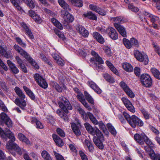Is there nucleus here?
I'll return each instance as SVG.
<instances>
[{
	"mask_svg": "<svg viewBox=\"0 0 160 160\" xmlns=\"http://www.w3.org/2000/svg\"><path fill=\"white\" fill-rule=\"evenodd\" d=\"M61 100L58 102L59 107L61 109H58L56 111V113L65 121H67L68 119L67 115L65 114L69 113L68 110H71L72 107L68 100L65 97L61 96L60 97Z\"/></svg>",
	"mask_w": 160,
	"mask_h": 160,
	"instance_id": "1",
	"label": "nucleus"
},
{
	"mask_svg": "<svg viewBox=\"0 0 160 160\" xmlns=\"http://www.w3.org/2000/svg\"><path fill=\"white\" fill-rule=\"evenodd\" d=\"M91 54L93 57L90 59V62L94 64L96 66V68H98L101 70L103 69V66L100 65L104 63L102 58L94 51H92Z\"/></svg>",
	"mask_w": 160,
	"mask_h": 160,
	"instance_id": "2",
	"label": "nucleus"
},
{
	"mask_svg": "<svg viewBox=\"0 0 160 160\" xmlns=\"http://www.w3.org/2000/svg\"><path fill=\"white\" fill-rule=\"evenodd\" d=\"M84 126L88 133L93 136L96 135L99 137L102 138L101 135V132L97 127L93 128L88 123L86 122L84 124Z\"/></svg>",
	"mask_w": 160,
	"mask_h": 160,
	"instance_id": "3",
	"label": "nucleus"
},
{
	"mask_svg": "<svg viewBox=\"0 0 160 160\" xmlns=\"http://www.w3.org/2000/svg\"><path fill=\"white\" fill-rule=\"evenodd\" d=\"M6 132H4L3 129L0 127V136L5 140L9 139L6 145V148L8 152H10V131L9 128H6Z\"/></svg>",
	"mask_w": 160,
	"mask_h": 160,
	"instance_id": "4",
	"label": "nucleus"
},
{
	"mask_svg": "<svg viewBox=\"0 0 160 160\" xmlns=\"http://www.w3.org/2000/svg\"><path fill=\"white\" fill-rule=\"evenodd\" d=\"M128 122L131 127L133 128H136L137 126L141 127L144 124L143 121L135 115H133L131 116V118Z\"/></svg>",
	"mask_w": 160,
	"mask_h": 160,
	"instance_id": "5",
	"label": "nucleus"
},
{
	"mask_svg": "<svg viewBox=\"0 0 160 160\" xmlns=\"http://www.w3.org/2000/svg\"><path fill=\"white\" fill-rule=\"evenodd\" d=\"M27 4L30 8H33L35 7V5L32 0H22ZM21 0H11L12 4L16 7L17 9L20 12L23 11L22 8L19 5L18 2H20Z\"/></svg>",
	"mask_w": 160,
	"mask_h": 160,
	"instance_id": "6",
	"label": "nucleus"
},
{
	"mask_svg": "<svg viewBox=\"0 0 160 160\" xmlns=\"http://www.w3.org/2000/svg\"><path fill=\"white\" fill-rule=\"evenodd\" d=\"M134 56L136 59L140 62H143L144 64L147 65L148 62V56L145 54H142L138 50H135L134 52Z\"/></svg>",
	"mask_w": 160,
	"mask_h": 160,
	"instance_id": "7",
	"label": "nucleus"
},
{
	"mask_svg": "<svg viewBox=\"0 0 160 160\" xmlns=\"http://www.w3.org/2000/svg\"><path fill=\"white\" fill-rule=\"evenodd\" d=\"M140 80L142 85L145 87H150L152 84V80L148 74H142L141 76Z\"/></svg>",
	"mask_w": 160,
	"mask_h": 160,
	"instance_id": "8",
	"label": "nucleus"
},
{
	"mask_svg": "<svg viewBox=\"0 0 160 160\" xmlns=\"http://www.w3.org/2000/svg\"><path fill=\"white\" fill-rule=\"evenodd\" d=\"M33 77L35 81L38 83L39 86L44 89L47 88L48 84L46 80L39 74L38 73L35 74Z\"/></svg>",
	"mask_w": 160,
	"mask_h": 160,
	"instance_id": "9",
	"label": "nucleus"
},
{
	"mask_svg": "<svg viewBox=\"0 0 160 160\" xmlns=\"http://www.w3.org/2000/svg\"><path fill=\"white\" fill-rule=\"evenodd\" d=\"M25 150L20 148L19 146L14 142H11V154L15 156L17 152L20 155H21Z\"/></svg>",
	"mask_w": 160,
	"mask_h": 160,
	"instance_id": "10",
	"label": "nucleus"
},
{
	"mask_svg": "<svg viewBox=\"0 0 160 160\" xmlns=\"http://www.w3.org/2000/svg\"><path fill=\"white\" fill-rule=\"evenodd\" d=\"M9 118L5 112H2L0 114V125H3L5 124L9 128L10 126Z\"/></svg>",
	"mask_w": 160,
	"mask_h": 160,
	"instance_id": "11",
	"label": "nucleus"
},
{
	"mask_svg": "<svg viewBox=\"0 0 160 160\" xmlns=\"http://www.w3.org/2000/svg\"><path fill=\"white\" fill-rule=\"evenodd\" d=\"M145 149L152 160H160L159 154L155 153L153 150L146 147H145Z\"/></svg>",
	"mask_w": 160,
	"mask_h": 160,
	"instance_id": "12",
	"label": "nucleus"
},
{
	"mask_svg": "<svg viewBox=\"0 0 160 160\" xmlns=\"http://www.w3.org/2000/svg\"><path fill=\"white\" fill-rule=\"evenodd\" d=\"M101 135H102V138L98 136H94L93 138V141L95 144L100 149H102L103 148L104 146L102 142L103 140L104 137L103 134L101 132Z\"/></svg>",
	"mask_w": 160,
	"mask_h": 160,
	"instance_id": "13",
	"label": "nucleus"
},
{
	"mask_svg": "<svg viewBox=\"0 0 160 160\" xmlns=\"http://www.w3.org/2000/svg\"><path fill=\"white\" fill-rule=\"evenodd\" d=\"M121 100L126 108L128 110L132 113L135 112V108L132 105L131 102L128 98L123 97L122 98Z\"/></svg>",
	"mask_w": 160,
	"mask_h": 160,
	"instance_id": "14",
	"label": "nucleus"
},
{
	"mask_svg": "<svg viewBox=\"0 0 160 160\" xmlns=\"http://www.w3.org/2000/svg\"><path fill=\"white\" fill-rule=\"evenodd\" d=\"M15 50L19 53L23 57L25 58L27 60L30 57L29 54L25 50L22 49V48L17 45H15L13 46Z\"/></svg>",
	"mask_w": 160,
	"mask_h": 160,
	"instance_id": "15",
	"label": "nucleus"
},
{
	"mask_svg": "<svg viewBox=\"0 0 160 160\" xmlns=\"http://www.w3.org/2000/svg\"><path fill=\"white\" fill-rule=\"evenodd\" d=\"M68 12L65 10L61 11V15L64 18L65 21L67 23L72 22L73 20V16L70 14Z\"/></svg>",
	"mask_w": 160,
	"mask_h": 160,
	"instance_id": "16",
	"label": "nucleus"
},
{
	"mask_svg": "<svg viewBox=\"0 0 160 160\" xmlns=\"http://www.w3.org/2000/svg\"><path fill=\"white\" fill-rule=\"evenodd\" d=\"M107 31L109 36L112 39L116 40L118 39V34L113 28L108 27V28Z\"/></svg>",
	"mask_w": 160,
	"mask_h": 160,
	"instance_id": "17",
	"label": "nucleus"
},
{
	"mask_svg": "<svg viewBox=\"0 0 160 160\" xmlns=\"http://www.w3.org/2000/svg\"><path fill=\"white\" fill-rule=\"evenodd\" d=\"M87 84L97 94H100L102 92V90L93 81L89 80L87 82Z\"/></svg>",
	"mask_w": 160,
	"mask_h": 160,
	"instance_id": "18",
	"label": "nucleus"
},
{
	"mask_svg": "<svg viewBox=\"0 0 160 160\" xmlns=\"http://www.w3.org/2000/svg\"><path fill=\"white\" fill-rule=\"evenodd\" d=\"M114 26L122 36L124 37L127 36L126 30L123 27L117 23H114Z\"/></svg>",
	"mask_w": 160,
	"mask_h": 160,
	"instance_id": "19",
	"label": "nucleus"
},
{
	"mask_svg": "<svg viewBox=\"0 0 160 160\" xmlns=\"http://www.w3.org/2000/svg\"><path fill=\"white\" fill-rule=\"evenodd\" d=\"M89 8L91 10L95 11L100 15L104 16L106 14V12L105 10L95 5L90 4L89 6Z\"/></svg>",
	"mask_w": 160,
	"mask_h": 160,
	"instance_id": "20",
	"label": "nucleus"
},
{
	"mask_svg": "<svg viewBox=\"0 0 160 160\" xmlns=\"http://www.w3.org/2000/svg\"><path fill=\"white\" fill-rule=\"evenodd\" d=\"M14 102L22 110L25 109V107L27 105L26 102L24 99L17 98L15 99Z\"/></svg>",
	"mask_w": 160,
	"mask_h": 160,
	"instance_id": "21",
	"label": "nucleus"
},
{
	"mask_svg": "<svg viewBox=\"0 0 160 160\" xmlns=\"http://www.w3.org/2000/svg\"><path fill=\"white\" fill-rule=\"evenodd\" d=\"M92 35L93 38L100 43L103 44L104 42L105 41L104 38L98 32H93Z\"/></svg>",
	"mask_w": 160,
	"mask_h": 160,
	"instance_id": "22",
	"label": "nucleus"
},
{
	"mask_svg": "<svg viewBox=\"0 0 160 160\" xmlns=\"http://www.w3.org/2000/svg\"><path fill=\"white\" fill-rule=\"evenodd\" d=\"M60 6L66 11L70 12L71 9L69 5L64 0H58Z\"/></svg>",
	"mask_w": 160,
	"mask_h": 160,
	"instance_id": "23",
	"label": "nucleus"
},
{
	"mask_svg": "<svg viewBox=\"0 0 160 160\" xmlns=\"http://www.w3.org/2000/svg\"><path fill=\"white\" fill-rule=\"evenodd\" d=\"M53 139L56 144L59 147H61L63 146V142L62 140L57 135L55 134L52 135Z\"/></svg>",
	"mask_w": 160,
	"mask_h": 160,
	"instance_id": "24",
	"label": "nucleus"
},
{
	"mask_svg": "<svg viewBox=\"0 0 160 160\" xmlns=\"http://www.w3.org/2000/svg\"><path fill=\"white\" fill-rule=\"evenodd\" d=\"M77 29L78 31L80 33L83 37H88V31L82 26H78L77 28Z\"/></svg>",
	"mask_w": 160,
	"mask_h": 160,
	"instance_id": "25",
	"label": "nucleus"
},
{
	"mask_svg": "<svg viewBox=\"0 0 160 160\" xmlns=\"http://www.w3.org/2000/svg\"><path fill=\"white\" fill-rule=\"evenodd\" d=\"M144 135L136 133L134 135V139L139 144L143 145L144 144L143 140Z\"/></svg>",
	"mask_w": 160,
	"mask_h": 160,
	"instance_id": "26",
	"label": "nucleus"
},
{
	"mask_svg": "<svg viewBox=\"0 0 160 160\" xmlns=\"http://www.w3.org/2000/svg\"><path fill=\"white\" fill-rule=\"evenodd\" d=\"M22 27L26 32V33L28 36L29 38L31 39H32L34 38V37L32 34L31 31L30 30L29 28L28 27L27 25L24 23L22 22L21 24Z\"/></svg>",
	"mask_w": 160,
	"mask_h": 160,
	"instance_id": "27",
	"label": "nucleus"
},
{
	"mask_svg": "<svg viewBox=\"0 0 160 160\" xmlns=\"http://www.w3.org/2000/svg\"><path fill=\"white\" fill-rule=\"evenodd\" d=\"M110 20L112 21L116 22L115 23H123L127 21V19L121 17H110Z\"/></svg>",
	"mask_w": 160,
	"mask_h": 160,
	"instance_id": "28",
	"label": "nucleus"
},
{
	"mask_svg": "<svg viewBox=\"0 0 160 160\" xmlns=\"http://www.w3.org/2000/svg\"><path fill=\"white\" fill-rule=\"evenodd\" d=\"M23 88L26 93L29 96L30 98L32 100H34L36 98L35 95L32 91L26 86H23Z\"/></svg>",
	"mask_w": 160,
	"mask_h": 160,
	"instance_id": "29",
	"label": "nucleus"
},
{
	"mask_svg": "<svg viewBox=\"0 0 160 160\" xmlns=\"http://www.w3.org/2000/svg\"><path fill=\"white\" fill-rule=\"evenodd\" d=\"M83 16L91 20H96L97 19V17L91 12H85L83 14Z\"/></svg>",
	"mask_w": 160,
	"mask_h": 160,
	"instance_id": "30",
	"label": "nucleus"
},
{
	"mask_svg": "<svg viewBox=\"0 0 160 160\" xmlns=\"http://www.w3.org/2000/svg\"><path fill=\"white\" fill-rule=\"evenodd\" d=\"M18 138L20 141L25 143L27 144H30V142L29 140L23 134L19 133L18 134Z\"/></svg>",
	"mask_w": 160,
	"mask_h": 160,
	"instance_id": "31",
	"label": "nucleus"
},
{
	"mask_svg": "<svg viewBox=\"0 0 160 160\" xmlns=\"http://www.w3.org/2000/svg\"><path fill=\"white\" fill-rule=\"evenodd\" d=\"M15 91L17 94L20 98V99H24L26 96L22 91L18 87H16L14 88Z\"/></svg>",
	"mask_w": 160,
	"mask_h": 160,
	"instance_id": "32",
	"label": "nucleus"
},
{
	"mask_svg": "<svg viewBox=\"0 0 160 160\" xmlns=\"http://www.w3.org/2000/svg\"><path fill=\"white\" fill-rule=\"evenodd\" d=\"M103 77L107 81L111 83H113L115 82V80L111 75L108 73H106L103 74Z\"/></svg>",
	"mask_w": 160,
	"mask_h": 160,
	"instance_id": "33",
	"label": "nucleus"
},
{
	"mask_svg": "<svg viewBox=\"0 0 160 160\" xmlns=\"http://www.w3.org/2000/svg\"><path fill=\"white\" fill-rule=\"evenodd\" d=\"M50 85L51 87L54 88L58 92H62V88L56 82L54 81H52L50 82Z\"/></svg>",
	"mask_w": 160,
	"mask_h": 160,
	"instance_id": "34",
	"label": "nucleus"
},
{
	"mask_svg": "<svg viewBox=\"0 0 160 160\" xmlns=\"http://www.w3.org/2000/svg\"><path fill=\"white\" fill-rule=\"evenodd\" d=\"M84 94L86 99L88 102L91 104L94 105V102L92 97L86 91H84Z\"/></svg>",
	"mask_w": 160,
	"mask_h": 160,
	"instance_id": "35",
	"label": "nucleus"
},
{
	"mask_svg": "<svg viewBox=\"0 0 160 160\" xmlns=\"http://www.w3.org/2000/svg\"><path fill=\"white\" fill-rule=\"evenodd\" d=\"M71 126L73 131L76 135H79L80 134V131L75 123L72 122L71 123Z\"/></svg>",
	"mask_w": 160,
	"mask_h": 160,
	"instance_id": "36",
	"label": "nucleus"
},
{
	"mask_svg": "<svg viewBox=\"0 0 160 160\" xmlns=\"http://www.w3.org/2000/svg\"><path fill=\"white\" fill-rule=\"evenodd\" d=\"M123 68L126 71L131 72L133 71L132 67L128 63H124L122 64Z\"/></svg>",
	"mask_w": 160,
	"mask_h": 160,
	"instance_id": "37",
	"label": "nucleus"
},
{
	"mask_svg": "<svg viewBox=\"0 0 160 160\" xmlns=\"http://www.w3.org/2000/svg\"><path fill=\"white\" fill-rule=\"evenodd\" d=\"M84 143L85 145L87 146L90 152H92L93 151L94 148L91 141L86 139L84 141Z\"/></svg>",
	"mask_w": 160,
	"mask_h": 160,
	"instance_id": "38",
	"label": "nucleus"
},
{
	"mask_svg": "<svg viewBox=\"0 0 160 160\" xmlns=\"http://www.w3.org/2000/svg\"><path fill=\"white\" fill-rule=\"evenodd\" d=\"M128 8L129 10L135 13L138 12L139 10V8L138 7L134 6L132 3H129L128 5Z\"/></svg>",
	"mask_w": 160,
	"mask_h": 160,
	"instance_id": "39",
	"label": "nucleus"
},
{
	"mask_svg": "<svg viewBox=\"0 0 160 160\" xmlns=\"http://www.w3.org/2000/svg\"><path fill=\"white\" fill-rule=\"evenodd\" d=\"M143 141L147 144L151 148H155V145L149 139V138L146 136L144 135V138Z\"/></svg>",
	"mask_w": 160,
	"mask_h": 160,
	"instance_id": "40",
	"label": "nucleus"
},
{
	"mask_svg": "<svg viewBox=\"0 0 160 160\" xmlns=\"http://www.w3.org/2000/svg\"><path fill=\"white\" fill-rule=\"evenodd\" d=\"M151 71L154 77L157 79L160 80V72L155 68L151 69Z\"/></svg>",
	"mask_w": 160,
	"mask_h": 160,
	"instance_id": "41",
	"label": "nucleus"
},
{
	"mask_svg": "<svg viewBox=\"0 0 160 160\" xmlns=\"http://www.w3.org/2000/svg\"><path fill=\"white\" fill-rule=\"evenodd\" d=\"M26 120L28 122L34 124L37 122L38 120L35 117H32L29 116H27L25 117Z\"/></svg>",
	"mask_w": 160,
	"mask_h": 160,
	"instance_id": "42",
	"label": "nucleus"
},
{
	"mask_svg": "<svg viewBox=\"0 0 160 160\" xmlns=\"http://www.w3.org/2000/svg\"><path fill=\"white\" fill-rule=\"evenodd\" d=\"M72 4L73 5L81 7L83 5V2L81 0H71Z\"/></svg>",
	"mask_w": 160,
	"mask_h": 160,
	"instance_id": "43",
	"label": "nucleus"
},
{
	"mask_svg": "<svg viewBox=\"0 0 160 160\" xmlns=\"http://www.w3.org/2000/svg\"><path fill=\"white\" fill-rule=\"evenodd\" d=\"M88 114L92 122L95 125H98V122L93 115L89 112H88Z\"/></svg>",
	"mask_w": 160,
	"mask_h": 160,
	"instance_id": "44",
	"label": "nucleus"
},
{
	"mask_svg": "<svg viewBox=\"0 0 160 160\" xmlns=\"http://www.w3.org/2000/svg\"><path fill=\"white\" fill-rule=\"evenodd\" d=\"M107 126L109 132L114 136H115L117 134V132L113 126L110 123H108Z\"/></svg>",
	"mask_w": 160,
	"mask_h": 160,
	"instance_id": "45",
	"label": "nucleus"
},
{
	"mask_svg": "<svg viewBox=\"0 0 160 160\" xmlns=\"http://www.w3.org/2000/svg\"><path fill=\"white\" fill-rule=\"evenodd\" d=\"M0 54L6 58H9L10 57L9 54L7 52L4 48L1 45H0Z\"/></svg>",
	"mask_w": 160,
	"mask_h": 160,
	"instance_id": "46",
	"label": "nucleus"
},
{
	"mask_svg": "<svg viewBox=\"0 0 160 160\" xmlns=\"http://www.w3.org/2000/svg\"><path fill=\"white\" fill-rule=\"evenodd\" d=\"M123 42L125 47L128 49H130L132 47L130 39L129 40L124 38L123 39Z\"/></svg>",
	"mask_w": 160,
	"mask_h": 160,
	"instance_id": "47",
	"label": "nucleus"
},
{
	"mask_svg": "<svg viewBox=\"0 0 160 160\" xmlns=\"http://www.w3.org/2000/svg\"><path fill=\"white\" fill-rule=\"evenodd\" d=\"M11 70L14 74L18 73L19 70L16 65L11 62Z\"/></svg>",
	"mask_w": 160,
	"mask_h": 160,
	"instance_id": "48",
	"label": "nucleus"
},
{
	"mask_svg": "<svg viewBox=\"0 0 160 160\" xmlns=\"http://www.w3.org/2000/svg\"><path fill=\"white\" fill-rule=\"evenodd\" d=\"M54 32L55 34L58 36L60 38H61L63 40H64L66 39V38L64 34L58 29H55Z\"/></svg>",
	"mask_w": 160,
	"mask_h": 160,
	"instance_id": "49",
	"label": "nucleus"
},
{
	"mask_svg": "<svg viewBox=\"0 0 160 160\" xmlns=\"http://www.w3.org/2000/svg\"><path fill=\"white\" fill-rule=\"evenodd\" d=\"M103 50H104L106 54L108 56H110L112 55L111 50L110 48L106 46H104L103 47Z\"/></svg>",
	"mask_w": 160,
	"mask_h": 160,
	"instance_id": "50",
	"label": "nucleus"
},
{
	"mask_svg": "<svg viewBox=\"0 0 160 160\" xmlns=\"http://www.w3.org/2000/svg\"><path fill=\"white\" fill-rule=\"evenodd\" d=\"M28 62L31 64L35 68L38 69L39 68V66L36 62L31 57L27 60Z\"/></svg>",
	"mask_w": 160,
	"mask_h": 160,
	"instance_id": "51",
	"label": "nucleus"
},
{
	"mask_svg": "<svg viewBox=\"0 0 160 160\" xmlns=\"http://www.w3.org/2000/svg\"><path fill=\"white\" fill-rule=\"evenodd\" d=\"M124 91L127 93V95L131 98H133L134 97V93L129 88L125 89Z\"/></svg>",
	"mask_w": 160,
	"mask_h": 160,
	"instance_id": "52",
	"label": "nucleus"
},
{
	"mask_svg": "<svg viewBox=\"0 0 160 160\" xmlns=\"http://www.w3.org/2000/svg\"><path fill=\"white\" fill-rule=\"evenodd\" d=\"M131 42L132 46H134L136 47H138L139 46L138 41L134 38H132L130 39Z\"/></svg>",
	"mask_w": 160,
	"mask_h": 160,
	"instance_id": "53",
	"label": "nucleus"
},
{
	"mask_svg": "<svg viewBox=\"0 0 160 160\" xmlns=\"http://www.w3.org/2000/svg\"><path fill=\"white\" fill-rule=\"evenodd\" d=\"M16 40L18 43L22 47L24 48H26V44L23 42L21 38L19 37H17L16 38Z\"/></svg>",
	"mask_w": 160,
	"mask_h": 160,
	"instance_id": "54",
	"label": "nucleus"
},
{
	"mask_svg": "<svg viewBox=\"0 0 160 160\" xmlns=\"http://www.w3.org/2000/svg\"><path fill=\"white\" fill-rule=\"evenodd\" d=\"M141 112L142 113L143 117L145 119H148L150 118V116L148 112L146 111L144 109L142 110Z\"/></svg>",
	"mask_w": 160,
	"mask_h": 160,
	"instance_id": "55",
	"label": "nucleus"
},
{
	"mask_svg": "<svg viewBox=\"0 0 160 160\" xmlns=\"http://www.w3.org/2000/svg\"><path fill=\"white\" fill-rule=\"evenodd\" d=\"M77 98L82 103L86 101L84 98L83 94L82 93H79L77 95Z\"/></svg>",
	"mask_w": 160,
	"mask_h": 160,
	"instance_id": "56",
	"label": "nucleus"
},
{
	"mask_svg": "<svg viewBox=\"0 0 160 160\" xmlns=\"http://www.w3.org/2000/svg\"><path fill=\"white\" fill-rule=\"evenodd\" d=\"M0 109L5 112L8 111V109L3 102L0 99Z\"/></svg>",
	"mask_w": 160,
	"mask_h": 160,
	"instance_id": "57",
	"label": "nucleus"
},
{
	"mask_svg": "<svg viewBox=\"0 0 160 160\" xmlns=\"http://www.w3.org/2000/svg\"><path fill=\"white\" fill-rule=\"evenodd\" d=\"M53 153L57 160H65L62 156L59 153H57L55 151H54Z\"/></svg>",
	"mask_w": 160,
	"mask_h": 160,
	"instance_id": "58",
	"label": "nucleus"
},
{
	"mask_svg": "<svg viewBox=\"0 0 160 160\" xmlns=\"http://www.w3.org/2000/svg\"><path fill=\"white\" fill-rule=\"evenodd\" d=\"M151 21L153 23H156L159 20V18L156 16L152 15L149 18Z\"/></svg>",
	"mask_w": 160,
	"mask_h": 160,
	"instance_id": "59",
	"label": "nucleus"
},
{
	"mask_svg": "<svg viewBox=\"0 0 160 160\" xmlns=\"http://www.w3.org/2000/svg\"><path fill=\"white\" fill-rule=\"evenodd\" d=\"M98 124L99 128L102 130L103 132H105V131L107 130L105 125L102 122H98Z\"/></svg>",
	"mask_w": 160,
	"mask_h": 160,
	"instance_id": "60",
	"label": "nucleus"
},
{
	"mask_svg": "<svg viewBox=\"0 0 160 160\" xmlns=\"http://www.w3.org/2000/svg\"><path fill=\"white\" fill-rule=\"evenodd\" d=\"M57 132L58 134L62 137H64L65 136V133L64 132L61 128H58L57 129Z\"/></svg>",
	"mask_w": 160,
	"mask_h": 160,
	"instance_id": "61",
	"label": "nucleus"
},
{
	"mask_svg": "<svg viewBox=\"0 0 160 160\" xmlns=\"http://www.w3.org/2000/svg\"><path fill=\"white\" fill-rule=\"evenodd\" d=\"M35 22L37 23L41 22L42 20L40 17L38 15H36L33 18Z\"/></svg>",
	"mask_w": 160,
	"mask_h": 160,
	"instance_id": "62",
	"label": "nucleus"
},
{
	"mask_svg": "<svg viewBox=\"0 0 160 160\" xmlns=\"http://www.w3.org/2000/svg\"><path fill=\"white\" fill-rule=\"evenodd\" d=\"M36 126L37 128L42 129L43 128V126L42 123L38 120L36 123Z\"/></svg>",
	"mask_w": 160,
	"mask_h": 160,
	"instance_id": "63",
	"label": "nucleus"
},
{
	"mask_svg": "<svg viewBox=\"0 0 160 160\" xmlns=\"http://www.w3.org/2000/svg\"><path fill=\"white\" fill-rule=\"evenodd\" d=\"M56 62L57 64L60 66H62L64 65V62L63 60L60 57L57 61Z\"/></svg>",
	"mask_w": 160,
	"mask_h": 160,
	"instance_id": "64",
	"label": "nucleus"
}]
</instances>
